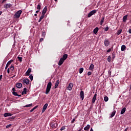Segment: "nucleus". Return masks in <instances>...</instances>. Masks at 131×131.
<instances>
[{"label": "nucleus", "mask_w": 131, "mask_h": 131, "mask_svg": "<svg viewBox=\"0 0 131 131\" xmlns=\"http://www.w3.org/2000/svg\"><path fill=\"white\" fill-rule=\"evenodd\" d=\"M12 62H13V60H10V61H9L7 62V63L6 64V66L5 67V69H8V67H9V66L11 65V64L12 63Z\"/></svg>", "instance_id": "12"}, {"label": "nucleus", "mask_w": 131, "mask_h": 131, "mask_svg": "<svg viewBox=\"0 0 131 131\" xmlns=\"http://www.w3.org/2000/svg\"><path fill=\"white\" fill-rule=\"evenodd\" d=\"M107 30H109V27H106L104 28V31H107Z\"/></svg>", "instance_id": "40"}, {"label": "nucleus", "mask_w": 131, "mask_h": 131, "mask_svg": "<svg viewBox=\"0 0 131 131\" xmlns=\"http://www.w3.org/2000/svg\"><path fill=\"white\" fill-rule=\"evenodd\" d=\"M21 82L24 83V84L28 85L29 84V79H24L23 80H21Z\"/></svg>", "instance_id": "5"}, {"label": "nucleus", "mask_w": 131, "mask_h": 131, "mask_svg": "<svg viewBox=\"0 0 131 131\" xmlns=\"http://www.w3.org/2000/svg\"><path fill=\"white\" fill-rule=\"evenodd\" d=\"M39 12V10H38L36 11V14H38Z\"/></svg>", "instance_id": "53"}, {"label": "nucleus", "mask_w": 131, "mask_h": 131, "mask_svg": "<svg viewBox=\"0 0 131 131\" xmlns=\"http://www.w3.org/2000/svg\"><path fill=\"white\" fill-rule=\"evenodd\" d=\"M121 32H122V29H120L119 30H118L117 33V35H119V34H120Z\"/></svg>", "instance_id": "31"}, {"label": "nucleus", "mask_w": 131, "mask_h": 131, "mask_svg": "<svg viewBox=\"0 0 131 131\" xmlns=\"http://www.w3.org/2000/svg\"><path fill=\"white\" fill-rule=\"evenodd\" d=\"M17 59L18 61H19V62H22V57L18 56Z\"/></svg>", "instance_id": "37"}, {"label": "nucleus", "mask_w": 131, "mask_h": 131, "mask_svg": "<svg viewBox=\"0 0 131 131\" xmlns=\"http://www.w3.org/2000/svg\"><path fill=\"white\" fill-rule=\"evenodd\" d=\"M14 69H15V67H14V66H11L10 70H11V71H13L14 70Z\"/></svg>", "instance_id": "35"}, {"label": "nucleus", "mask_w": 131, "mask_h": 131, "mask_svg": "<svg viewBox=\"0 0 131 131\" xmlns=\"http://www.w3.org/2000/svg\"><path fill=\"white\" fill-rule=\"evenodd\" d=\"M5 2H7V0H3L2 4H4V3H5Z\"/></svg>", "instance_id": "54"}, {"label": "nucleus", "mask_w": 131, "mask_h": 131, "mask_svg": "<svg viewBox=\"0 0 131 131\" xmlns=\"http://www.w3.org/2000/svg\"><path fill=\"white\" fill-rule=\"evenodd\" d=\"M104 43L105 47H108V46L110 45V41H109V40H108V39H105L104 41Z\"/></svg>", "instance_id": "7"}, {"label": "nucleus", "mask_w": 131, "mask_h": 131, "mask_svg": "<svg viewBox=\"0 0 131 131\" xmlns=\"http://www.w3.org/2000/svg\"><path fill=\"white\" fill-rule=\"evenodd\" d=\"M12 94H13V95L14 96H16V97H21V95L18 94L17 93V92H15V91H13V92H12Z\"/></svg>", "instance_id": "25"}, {"label": "nucleus", "mask_w": 131, "mask_h": 131, "mask_svg": "<svg viewBox=\"0 0 131 131\" xmlns=\"http://www.w3.org/2000/svg\"><path fill=\"white\" fill-rule=\"evenodd\" d=\"M29 78L31 81L33 80V76H32V74L30 75Z\"/></svg>", "instance_id": "36"}, {"label": "nucleus", "mask_w": 131, "mask_h": 131, "mask_svg": "<svg viewBox=\"0 0 131 131\" xmlns=\"http://www.w3.org/2000/svg\"><path fill=\"white\" fill-rule=\"evenodd\" d=\"M89 128H90V125H87L86 126H85L84 128V130H88V129H89Z\"/></svg>", "instance_id": "30"}, {"label": "nucleus", "mask_w": 131, "mask_h": 131, "mask_svg": "<svg viewBox=\"0 0 131 131\" xmlns=\"http://www.w3.org/2000/svg\"><path fill=\"white\" fill-rule=\"evenodd\" d=\"M9 116H12V114L7 113L4 114V117H8Z\"/></svg>", "instance_id": "28"}, {"label": "nucleus", "mask_w": 131, "mask_h": 131, "mask_svg": "<svg viewBox=\"0 0 131 131\" xmlns=\"http://www.w3.org/2000/svg\"><path fill=\"white\" fill-rule=\"evenodd\" d=\"M96 99H97V93L94 95V97L92 99V103L94 104L96 102Z\"/></svg>", "instance_id": "14"}, {"label": "nucleus", "mask_w": 131, "mask_h": 131, "mask_svg": "<svg viewBox=\"0 0 131 131\" xmlns=\"http://www.w3.org/2000/svg\"><path fill=\"white\" fill-rule=\"evenodd\" d=\"M110 52H111V49H109L108 50H107L106 53H110Z\"/></svg>", "instance_id": "46"}, {"label": "nucleus", "mask_w": 131, "mask_h": 131, "mask_svg": "<svg viewBox=\"0 0 131 131\" xmlns=\"http://www.w3.org/2000/svg\"><path fill=\"white\" fill-rule=\"evenodd\" d=\"M112 58L115 59V53H112Z\"/></svg>", "instance_id": "39"}, {"label": "nucleus", "mask_w": 131, "mask_h": 131, "mask_svg": "<svg viewBox=\"0 0 131 131\" xmlns=\"http://www.w3.org/2000/svg\"><path fill=\"white\" fill-rule=\"evenodd\" d=\"M128 32L129 33L131 34V29H129Z\"/></svg>", "instance_id": "55"}, {"label": "nucleus", "mask_w": 131, "mask_h": 131, "mask_svg": "<svg viewBox=\"0 0 131 131\" xmlns=\"http://www.w3.org/2000/svg\"><path fill=\"white\" fill-rule=\"evenodd\" d=\"M50 125L52 128H56L57 126H58V124L56 122H51Z\"/></svg>", "instance_id": "4"}, {"label": "nucleus", "mask_w": 131, "mask_h": 131, "mask_svg": "<svg viewBox=\"0 0 131 131\" xmlns=\"http://www.w3.org/2000/svg\"><path fill=\"white\" fill-rule=\"evenodd\" d=\"M126 110V108L125 107L123 108V109L121 111L120 114L121 115L124 114Z\"/></svg>", "instance_id": "23"}, {"label": "nucleus", "mask_w": 131, "mask_h": 131, "mask_svg": "<svg viewBox=\"0 0 131 131\" xmlns=\"http://www.w3.org/2000/svg\"><path fill=\"white\" fill-rule=\"evenodd\" d=\"M116 113V111H114L111 116H110V118H112V117H114V115H115V114Z\"/></svg>", "instance_id": "21"}, {"label": "nucleus", "mask_w": 131, "mask_h": 131, "mask_svg": "<svg viewBox=\"0 0 131 131\" xmlns=\"http://www.w3.org/2000/svg\"><path fill=\"white\" fill-rule=\"evenodd\" d=\"M125 49H126V46H125V45H122L121 51H122V52H124V51H125Z\"/></svg>", "instance_id": "19"}, {"label": "nucleus", "mask_w": 131, "mask_h": 131, "mask_svg": "<svg viewBox=\"0 0 131 131\" xmlns=\"http://www.w3.org/2000/svg\"><path fill=\"white\" fill-rule=\"evenodd\" d=\"M26 93H27V89L26 88H24L23 91L21 92V94L23 95L25 94H26Z\"/></svg>", "instance_id": "22"}, {"label": "nucleus", "mask_w": 131, "mask_h": 131, "mask_svg": "<svg viewBox=\"0 0 131 131\" xmlns=\"http://www.w3.org/2000/svg\"><path fill=\"white\" fill-rule=\"evenodd\" d=\"M40 9H41V4L39 3L38 5L37 6V10H38L39 11H40Z\"/></svg>", "instance_id": "26"}, {"label": "nucleus", "mask_w": 131, "mask_h": 131, "mask_svg": "<svg viewBox=\"0 0 131 131\" xmlns=\"http://www.w3.org/2000/svg\"><path fill=\"white\" fill-rule=\"evenodd\" d=\"M37 107H38V105H36L35 107H34L33 108H34V110H35V109H36L37 108Z\"/></svg>", "instance_id": "50"}, {"label": "nucleus", "mask_w": 131, "mask_h": 131, "mask_svg": "<svg viewBox=\"0 0 131 131\" xmlns=\"http://www.w3.org/2000/svg\"><path fill=\"white\" fill-rule=\"evenodd\" d=\"M33 111H34V108H32V109L30 111V112H33Z\"/></svg>", "instance_id": "48"}, {"label": "nucleus", "mask_w": 131, "mask_h": 131, "mask_svg": "<svg viewBox=\"0 0 131 131\" xmlns=\"http://www.w3.org/2000/svg\"><path fill=\"white\" fill-rule=\"evenodd\" d=\"M41 21V18H39V20H38V22L39 23V22H40Z\"/></svg>", "instance_id": "58"}, {"label": "nucleus", "mask_w": 131, "mask_h": 131, "mask_svg": "<svg viewBox=\"0 0 131 131\" xmlns=\"http://www.w3.org/2000/svg\"><path fill=\"white\" fill-rule=\"evenodd\" d=\"M60 83V80H57L55 83V85L54 86L55 89H57L58 88V85H59V84Z\"/></svg>", "instance_id": "17"}, {"label": "nucleus", "mask_w": 131, "mask_h": 131, "mask_svg": "<svg viewBox=\"0 0 131 131\" xmlns=\"http://www.w3.org/2000/svg\"><path fill=\"white\" fill-rule=\"evenodd\" d=\"M16 76V75H14L12 78H13V77H15Z\"/></svg>", "instance_id": "62"}, {"label": "nucleus", "mask_w": 131, "mask_h": 131, "mask_svg": "<svg viewBox=\"0 0 131 131\" xmlns=\"http://www.w3.org/2000/svg\"><path fill=\"white\" fill-rule=\"evenodd\" d=\"M7 73L9 74L10 73V68H8L7 70Z\"/></svg>", "instance_id": "51"}, {"label": "nucleus", "mask_w": 131, "mask_h": 131, "mask_svg": "<svg viewBox=\"0 0 131 131\" xmlns=\"http://www.w3.org/2000/svg\"><path fill=\"white\" fill-rule=\"evenodd\" d=\"M97 13L96 10H94L91 11L89 13H88V18H90V17H92V15H94V14H96Z\"/></svg>", "instance_id": "3"}, {"label": "nucleus", "mask_w": 131, "mask_h": 131, "mask_svg": "<svg viewBox=\"0 0 131 131\" xmlns=\"http://www.w3.org/2000/svg\"><path fill=\"white\" fill-rule=\"evenodd\" d=\"M126 20H127V15L123 17V22H126Z\"/></svg>", "instance_id": "27"}, {"label": "nucleus", "mask_w": 131, "mask_h": 131, "mask_svg": "<svg viewBox=\"0 0 131 131\" xmlns=\"http://www.w3.org/2000/svg\"><path fill=\"white\" fill-rule=\"evenodd\" d=\"M1 14H3V12L0 11V15H1Z\"/></svg>", "instance_id": "61"}, {"label": "nucleus", "mask_w": 131, "mask_h": 131, "mask_svg": "<svg viewBox=\"0 0 131 131\" xmlns=\"http://www.w3.org/2000/svg\"><path fill=\"white\" fill-rule=\"evenodd\" d=\"M108 74L110 75H111V71H108Z\"/></svg>", "instance_id": "56"}, {"label": "nucleus", "mask_w": 131, "mask_h": 131, "mask_svg": "<svg viewBox=\"0 0 131 131\" xmlns=\"http://www.w3.org/2000/svg\"><path fill=\"white\" fill-rule=\"evenodd\" d=\"M54 1H55V2H57V0H54Z\"/></svg>", "instance_id": "63"}, {"label": "nucleus", "mask_w": 131, "mask_h": 131, "mask_svg": "<svg viewBox=\"0 0 131 131\" xmlns=\"http://www.w3.org/2000/svg\"><path fill=\"white\" fill-rule=\"evenodd\" d=\"M49 104H48V103H46L43 106V108L42 110V113H43L46 110H47V108H48V106Z\"/></svg>", "instance_id": "9"}, {"label": "nucleus", "mask_w": 131, "mask_h": 131, "mask_svg": "<svg viewBox=\"0 0 131 131\" xmlns=\"http://www.w3.org/2000/svg\"><path fill=\"white\" fill-rule=\"evenodd\" d=\"M12 91H13V92H15V88H12Z\"/></svg>", "instance_id": "57"}, {"label": "nucleus", "mask_w": 131, "mask_h": 131, "mask_svg": "<svg viewBox=\"0 0 131 131\" xmlns=\"http://www.w3.org/2000/svg\"><path fill=\"white\" fill-rule=\"evenodd\" d=\"M2 78H3V75H0V81L2 80Z\"/></svg>", "instance_id": "49"}, {"label": "nucleus", "mask_w": 131, "mask_h": 131, "mask_svg": "<svg viewBox=\"0 0 131 131\" xmlns=\"http://www.w3.org/2000/svg\"><path fill=\"white\" fill-rule=\"evenodd\" d=\"M67 58H68V54H64L63 56L61 58V59L65 61V60H66V59H67Z\"/></svg>", "instance_id": "15"}, {"label": "nucleus", "mask_w": 131, "mask_h": 131, "mask_svg": "<svg viewBox=\"0 0 131 131\" xmlns=\"http://www.w3.org/2000/svg\"><path fill=\"white\" fill-rule=\"evenodd\" d=\"M90 131H94V130H93V128H91Z\"/></svg>", "instance_id": "59"}, {"label": "nucleus", "mask_w": 131, "mask_h": 131, "mask_svg": "<svg viewBox=\"0 0 131 131\" xmlns=\"http://www.w3.org/2000/svg\"><path fill=\"white\" fill-rule=\"evenodd\" d=\"M66 127L65 126H63L61 128H60V130H64V129H65Z\"/></svg>", "instance_id": "41"}, {"label": "nucleus", "mask_w": 131, "mask_h": 131, "mask_svg": "<svg viewBox=\"0 0 131 131\" xmlns=\"http://www.w3.org/2000/svg\"><path fill=\"white\" fill-rule=\"evenodd\" d=\"M64 61L65 60H63V59H62V58H61L58 62L59 66H61V65H62V64L64 63Z\"/></svg>", "instance_id": "16"}, {"label": "nucleus", "mask_w": 131, "mask_h": 131, "mask_svg": "<svg viewBox=\"0 0 131 131\" xmlns=\"http://www.w3.org/2000/svg\"><path fill=\"white\" fill-rule=\"evenodd\" d=\"M74 121H75V119H73L72 121H71V123H73L74 122Z\"/></svg>", "instance_id": "47"}, {"label": "nucleus", "mask_w": 131, "mask_h": 131, "mask_svg": "<svg viewBox=\"0 0 131 131\" xmlns=\"http://www.w3.org/2000/svg\"><path fill=\"white\" fill-rule=\"evenodd\" d=\"M104 20H105V16L102 17L100 21V25H103V23H104Z\"/></svg>", "instance_id": "29"}, {"label": "nucleus", "mask_w": 131, "mask_h": 131, "mask_svg": "<svg viewBox=\"0 0 131 131\" xmlns=\"http://www.w3.org/2000/svg\"><path fill=\"white\" fill-rule=\"evenodd\" d=\"M51 88H52V82H49L47 84L46 92H45L46 95L49 94V93H50L51 91Z\"/></svg>", "instance_id": "1"}, {"label": "nucleus", "mask_w": 131, "mask_h": 131, "mask_svg": "<svg viewBox=\"0 0 131 131\" xmlns=\"http://www.w3.org/2000/svg\"><path fill=\"white\" fill-rule=\"evenodd\" d=\"M42 36H46V32H45V31L42 32Z\"/></svg>", "instance_id": "42"}, {"label": "nucleus", "mask_w": 131, "mask_h": 131, "mask_svg": "<svg viewBox=\"0 0 131 131\" xmlns=\"http://www.w3.org/2000/svg\"><path fill=\"white\" fill-rule=\"evenodd\" d=\"M21 14H22V10H18L14 14L15 18H20V16H21Z\"/></svg>", "instance_id": "2"}, {"label": "nucleus", "mask_w": 131, "mask_h": 131, "mask_svg": "<svg viewBox=\"0 0 131 131\" xmlns=\"http://www.w3.org/2000/svg\"><path fill=\"white\" fill-rule=\"evenodd\" d=\"M108 62H111V56H108L107 57Z\"/></svg>", "instance_id": "34"}, {"label": "nucleus", "mask_w": 131, "mask_h": 131, "mask_svg": "<svg viewBox=\"0 0 131 131\" xmlns=\"http://www.w3.org/2000/svg\"><path fill=\"white\" fill-rule=\"evenodd\" d=\"M12 5L11 4H6L4 5V9H10Z\"/></svg>", "instance_id": "6"}, {"label": "nucleus", "mask_w": 131, "mask_h": 131, "mask_svg": "<svg viewBox=\"0 0 131 131\" xmlns=\"http://www.w3.org/2000/svg\"><path fill=\"white\" fill-rule=\"evenodd\" d=\"M82 72H83V68H81L79 69V73H80V74H81V73H82Z\"/></svg>", "instance_id": "32"}, {"label": "nucleus", "mask_w": 131, "mask_h": 131, "mask_svg": "<svg viewBox=\"0 0 131 131\" xmlns=\"http://www.w3.org/2000/svg\"><path fill=\"white\" fill-rule=\"evenodd\" d=\"M72 88H73V83H70L69 84V86L68 87V90H69V91H71L72 90Z\"/></svg>", "instance_id": "13"}, {"label": "nucleus", "mask_w": 131, "mask_h": 131, "mask_svg": "<svg viewBox=\"0 0 131 131\" xmlns=\"http://www.w3.org/2000/svg\"><path fill=\"white\" fill-rule=\"evenodd\" d=\"M94 68H95V66H94V64H91L89 67V70H94Z\"/></svg>", "instance_id": "24"}, {"label": "nucleus", "mask_w": 131, "mask_h": 131, "mask_svg": "<svg viewBox=\"0 0 131 131\" xmlns=\"http://www.w3.org/2000/svg\"><path fill=\"white\" fill-rule=\"evenodd\" d=\"M98 31H99V28L98 27H96L93 30V32L94 34H97V33H98Z\"/></svg>", "instance_id": "18"}, {"label": "nucleus", "mask_w": 131, "mask_h": 131, "mask_svg": "<svg viewBox=\"0 0 131 131\" xmlns=\"http://www.w3.org/2000/svg\"><path fill=\"white\" fill-rule=\"evenodd\" d=\"M43 41V38H41L40 39V41Z\"/></svg>", "instance_id": "52"}, {"label": "nucleus", "mask_w": 131, "mask_h": 131, "mask_svg": "<svg viewBox=\"0 0 131 131\" xmlns=\"http://www.w3.org/2000/svg\"><path fill=\"white\" fill-rule=\"evenodd\" d=\"M31 106H32V103L29 104H27L26 106H25V107H31Z\"/></svg>", "instance_id": "38"}, {"label": "nucleus", "mask_w": 131, "mask_h": 131, "mask_svg": "<svg viewBox=\"0 0 131 131\" xmlns=\"http://www.w3.org/2000/svg\"><path fill=\"white\" fill-rule=\"evenodd\" d=\"M31 73V68H29L27 71L26 72V75L27 76H29L30 75V73Z\"/></svg>", "instance_id": "10"}, {"label": "nucleus", "mask_w": 131, "mask_h": 131, "mask_svg": "<svg viewBox=\"0 0 131 131\" xmlns=\"http://www.w3.org/2000/svg\"><path fill=\"white\" fill-rule=\"evenodd\" d=\"M34 16H35V17H36V16H37V14L36 13H35V14H34Z\"/></svg>", "instance_id": "60"}, {"label": "nucleus", "mask_w": 131, "mask_h": 131, "mask_svg": "<svg viewBox=\"0 0 131 131\" xmlns=\"http://www.w3.org/2000/svg\"><path fill=\"white\" fill-rule=\"evenodd\" d=\"M11 126H12V125L9 124L6 126V128H10V127H11Z\"/></svg>", "instance_id": "43"}, {"label": "nucleus", "mask_w": 131, "mask_h": 131, "mask_svg": "<svg viewBox=\"0 0 131 131\" xmlns=\"http://www.w3.org/2000/svg\"><path fill=\"white\" fill-rule=\"evenodd\" d=\"M16 86L17 88V89H21V88H22V83H17L16 84Z\"/></svg>", "instance_id": "20"}, {"label": "nucleus", "mask_w": 131, "mask_h": 131, "mask_svg": "<svg viewBox=\"0 0 131 131\" xmlns=\"http://www.w3.org/2000/svg\"><path fill=\"white\" fill-rule=\"evenodd\" d=\"M80 97L82 100H83V99H84V92H83V91H81L80 92Z\"/></svg>", "instance_id": "8"}, {"label": "nucleus", "mask_w": 131, "mask_h": 131, "mask_svg": "<svg viewBox=\"0 0 131 131\" xmlns=\"http://www.w3.org/2000/svg\"><path fill=\"white\" fill-rule=\"evenodd\" d=\"M43 18H45V15L42 14V16H41L40 17V19H41V20H42V19H43Z\"/></svg>", "instance_id": "44"}, {"label": "nucleus", "mask_w": 131, "mask_h": 131, "mask_svg": "<svg viewBox=\"0 0 131 131\" xmlns=\"http://www.w3.org/2000/svg\"><path fill=\"white\" fill-rule=\"evenodd\" d=\"M47 10H48V7L45 6L42 11L41 15H46V13H47Z\"/></svg>", "instance_id": "11"}, {"label": "nucleus", "mask_w": 131, "mask_h": 131, "mask_svg": "<svg viewBox=\"0 0 131 131\" xmlns=\"http://www.w3.org/2000/svg\"><path fill=\"white\" fill-rule=\"evenodd\" d=\"M92 72H88V76H90V75H91Z\"/></svg>", "instance_id": "45"}, {"label": "nucleus", "mask_w": 131, "mask_h": 131, "mask_svg": "<svg viewBox=\"0 0 131 131\" xmlns=\"http://www.w3.org/2000/svg\"><path fill=\"white\" fill-rule=\"evenodd\" d=\"M104 100L105 102H108V100H109V98H108V97L105 96L104 97Z\"/></svg>", "instance_id": "33"}]
</instances>
